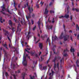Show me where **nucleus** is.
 <instances>
[{
    "label": "nucleus",
    "instance_id": "1",
    "mask_svg": "<svg viewBox=\"0 0 79 79\" xmlns=\"http://www.w3.org/2000/svg\"><path fill=\"white\" fill-rule=\"evenodd\" d=\"M69 35H63V32H62L61 33L60 36L59 37V38L60 39H62L64 38V41H66L69 39Z\"/></svg>",
    "mask_w": 79,
    "mask_h": 79
},
{
    "label": "nucleus",
    "instance_id": "2",
    "mask_svg": "<svg viewBox=\"0 0 79 79\" xmlns=\"http://www.w3.org/2000/svg\"><path fill=\"white\" fill-rule=\"evenodd\" d=\"M24 54L23 55V61L22 62V63L25 66H27V61H26V57L24 56Z\"/></svg>",
    "mask_w": 79,
    "mask_h": 79
},
{
    "label": "nucleus",
    "instance_id": "3",
    "mask_svg": "<svg viewBox=\"0 0 79 79\" xmlns=\"http://www.w3.org/2000/svg\"><path fill=\"white\" fill-rule=\"evenodd\" d=\"M1 7V8L2 9V10L1 11V13H2L4 15H5V13L3 12V11H4L5 10H6V8H5V5H4V4H3V6Z\"/></svg>",
    "mask_w": 79,
    "mask_h": 79
},
{
    "label": "nucleus",
    "instance_id": "4",
    "mask_svg": "<svg viewBox=\"0 0 79 79\" xmlns=\"http://www.w3.org/2000/svg\"><path fill=\"white\" fill-rule=\"evenodd\" d=\"M9 24L12 28V31H14V30H15V28L14 27H13V23H12V22H11V20H10L9 21Z\"/></svg>",
    "mask_w": 79,
    "mask_h": 79
},
{
    "label": "nucleus",
    "instance_id": "5",
    "mask_svg": "<svg viewBox=\"0 0 79 79\" xmlns=\"http://www.w3.org/2000/svg\"><path fill=\"white\" fill-rule=\"evenodd\" d=\"M54 74V71H53V70H51V73H49V79H52V77H53V74Z\"/></svg>",
    "mask_w": 79,
    "mask_h": 79
},
{
    "label": "nucleus",
    "instance_id": "6",
    "mask_svg": "<svg viewBox=\"0 0 79 79\" xmlns=\"http://www.w3.org/2000/svg\"><path fill=\"white\" fill-rule=\"evenodd\" d=\"M67 52H68V50L67 49H66L64 50V53L65 54H64L63 56H68V54L66 53Z\"/></svg>",
    "mask_w": 79,
    "mask_h": 79
},
{
    "label": "nucleus",
    "instance_id": "7",
    "mask_svg": "<svg viewBox=\"0 0 79 79\" xmlns=\"http://www.w3.org/2000/svg\"><path fill=\"white\" fill-rule=\"evenodd\" d=\"M64 64V58L63 57L61 60H60V68H61V66L62 64Z\"/></svg>",
    "mask_w": 79,
    "mask_h": 79
},
{
    "label": "nucleus",
    "instance_id": "8",
    "mask_svg": "<svg viewBox=\"0 0 79 79\" xmlns=\"http://www.w3.org/2000/svg\"><path fill=\"white\" fill-rule=\"evenodd\" d=\"M28 10H29L30 13H31V12L33 11H34V10H33V8H32V7H31V8L30 6H28Z\"/></svg>",
    "mask_w": 79,
    "mask_h": 79
},
{
    "label": "nucleus",
    "instance_id": "9",
    "mask_svg": "<svg viewBox=\"0 0 79 79\" xmlns=\"http://www.w3.org/2000/svg\"><path fill=\"white\" fill-rule=\"evenodd\" d=\"M39 47L41 50H42V48H43V44L42 43H39Z\"/></svg>",
    "mask_w": 79,
    "mask_h": 79
},
{
    "label": "nucleus",
    "instance_id": "10",
    "mask_svg": "<svg viewBox=\"0 0 79 79\" xmlns=\"http://www.w3.org/2000/svg\"><path fill=\"white\" fill-rule=\"evenodd\" d=\"M74 51H75V50H74V49L72 47H71L70 49V52H73V56H74Z\"/></svg>",
    "mask_w": 79,
    "mask_h": 79
},
{
    "label": "nucleus",
    "instance_id": "11",
    "mask_svg": "<svg viewBox=\"0 0 79 79\" xmlns=\"http://www.w3.org/2000/svg\"><path fill=\"white\" fill-rule=\"evenodd\" d=\"M49 11L48 10H47V8H46L45 11H44V14L45 15H47L48 14V13Z\"/></svg>",
    "mask_w": 79,
    "mask_h": 79
},
{
    "label": "nucleus",
    "instance_id": "12",
    "mask_svg": "<svg viewBox=\"0 0 79 79\" xmlns=\"http://www.w3.org/2000/svg\"><path fill=\"white\" fill-rule=\"evenodd\" d=\"M20 23L22 25H26V22L24 21L23 22L22 21H21Z\"/></svg>",
    "mask_w": 79,
    "mask_h": 79
},
{
    "label": "nucleus",
    "instance_id": "13",
    "mask_svg": "<svg viewBox=\"0 0 79 79\" xmlns=\"http://www.w3.org/2000/svg\"><path fill=\"white\" fill-rule=\"evenodd\" d=\"M31 34V31H29L28 33V35L27 36L26 38L28 39V40L29 39V34Z\"/></svg>",
    "mask_w": 79,
    "mask_h": 79
},
{
    "label": "nucleus",
    "instance_id": "14",
    "mask_svg": "<svg viewBox=\"0 0 79 79\" xmlns=\"http://www.w3.org/2000/svg\"><path fill=\"white\" fill-rule=\"evenodd\" d=\"M22 74L23 75V79H24V77H25V76L26 75V73H25L23 72Z\"/></svg>",
    "mask_w": 79,
    "mask_h": 79
},
{
    "label": "nucleus",
    "instance_id": "15",
    "mask_svg": "<svg viewBox=\"0 0 79 79\" xmlns=\"http://www.w3.org/2000/svg\"><path fill=\"white\" fill-rule=\"evenodd\" d=\"M72 10L73 11H75V10L77 12H79V9H77L76 8L74 9V8H72Z\"/></svg>",
    "mask_w": 79,
    "mask_h": 79
},
{
    "label": "nucleus",
    "instance_id": "16",
    "mask_svg": "<svg viewBox=\"0 0 79 79\" xmlns=\"http://www.w3.org/2000/svg\"><path fill=\"white\" fill-rule=\"evenodd\" d=\"M52 25L49 26L48 27V29H52Z\"/></svg>",
    "mask_w": 79,
    "mask_h": 79
},
{
    "label": "nucleus",
    "instance_id": "17",
    "mask_svg": "<svg viewBox=\"0 0 79 79\" xmlns=\"http://www.w3.org/2000/svg\"><path fill=\"white\" fill-rule=\"evenodd\" d=\"M4 32H5L4 34L5 35H7V34H8V31H4Z\"/></svg>",
    "mask_w": 79,
    "mask_h": 79
},
{
    "label": "nucleus",
    "instance_id": "18",
    "mask_svg": "<svg viewBox=\"0 0 79 79\" xmlns=\"http://www.w3.org/2000/svg\"><path fill=\"white\" fill-rule=\"evenodd\" d=\"M27 50H31V48H27V49H25V51H26V52H27V53H30V52L29 51H27Z\"/></svg>",
    "mask_w": 79,
    "mask_h": 79
},
{
    "label": "nucleus",
    "instance_id": "19",
    "mask_svg": "<svg viewBox=\"0 0 79 79\" xmlns=\"http://www.w3.org/2000/svg\"><path fill=\"white\" fill-rule=\"evenodd\" d=\"M57 59V57H56V56L54 59L52 60L53 62H54V63H55V61H56V60Z\"/></svg>",
    "mask_w": 79,
    "mask_h": 79
},
{
    "label": "nucleus",
    "instance_id": "20",
    "mask_svg": "<svg viewBox=\"0 0 79 79\" xmlns=\"http://www.w3.org/2000/svg\"><path fill=\"white\" fill-rule=\"evenodd\" d=\"M28 15H29V16H26V18L27 19H29V18H31V14L29 13H28Z\"/></svg>",
    "mask_w": 79,
    "mask_h": 79
},
{
    "label": "nucleus",
    "instance_id": "21",
    "mask_svg": "<svg viewBox=\"0 0 79 79\" xmlns=\"http://www.w3.org/2000/svg\"><path fill=\"white\" fill-rule=\"evenodd\" d=\"M64 17L68 19V18H69V15H68L66 14L64 16Z\"/></svg>",
    "mask_w": 79,
    "mask_h": 79
},
{
    "label": "nucleus",
    "instance_id": "22",
    "mask_svg": "<svg viewBox=\"0 0 79 79\" xmlns=\"http://www.w3.org/2000/svg\"><path fill=\"white\" fill-rule=\"evenodd\" d=\"M3 46L4 47H5L6 49H8V48L7 47V45H6V44H3Z\"/></svg>",
    "mask_w": 79,
    "mask_h": 79
},
{
    "label": "nucleus",
    "instance_id": "23",
    "mask_svg": "<svg viewBox=\"0 0 79 79\" xmlns=\"http://www.w3.org/2000/svg\"><path fill=\"white\" fill-rule=\"evenodd\" d=\"M76 31H79V27L78 26V24H77L76 25Z\"/></svg>",
    "mask_w": 79,
    "mask_h": 79
},
{
    "label": "nucleus",
    "instance_id": "24",
    "mask_svg": "<svg viewBox=\"0 0 79 79\" xmlns=\"http://www.w3.org/2000/svg\"><path fill=\"white\" fill-rule=\"evenodd\" d=\"M50 40L49 38H48L46 41V43H47V42L50 43Z\"/></svg>",
    "mask_w": 79,
    "mask_h": 79
},
{
    "label": "nucleus",
    "instance_id": "25",
    "mask_svg": "<svg viewBox=\"0 0 79 79\" xmlns=\"http://www.w3.org/2000/svg\"><path fill=\"white\" fill-rule=\"evenodd\" d=\"M21 27V24H19L18 27H17V30L18 31H19V27Z\"/></svg>",
    "mask_w": 79,
    "mask_h": 79
},
{
    "label": "nucleus",
    "instance_id": "26",
    "mask_svg": "<svg viewBox=\"0 0 79 79\" xmlns=\"http://www.w3.org/2000/svg\"><path fill=\"white\" fill-rule=\"evenodd\" d=\"M30 77L31 79H34V77H35V76H31V75H30Z\"/></svg>",
    "mask_w": 79,
    "mask_h": 79
},
{
    "label": "nucleus",
    "instance_id": "27",
    "mask_svg": "<svg viewBox=\"0 0 79 79\" xmlns=\"http://www.w3.org/2000/svg\"><path fill=\"white\" fill-rule=\"evenodd\" d=\"M56 64L54 63V70H55L56 69Z\"/></svg>",
    "mask_w": 79,
    "mask_h": 79
},
{
    "label": "nucleus",
    "instance_id": "28",
    "mask_svg": "<svg viewBox=\"0 0 79 79\" xmlns=\"http://www.w3.org/2000/svg\"><path fill=\"white\" fill-rule=\"evenodd\" d=\"M57 67V69L59 70L60 69L59 68V63H57L56 65Z\"/></svg>",
    "mask_w": 79,
    "mask_h": 79
},
{
    "label": "nucleus",
    "instance_id": "29",
    "mask_svg": "<svg viewBox=\"0 0 79 79\" xmlns=\"http://www.w3.org/2000/svg\"><path fill=\"white\" fill-rule=\"evenodd\" d=\"M63 27L64 29V31L65 32H66V30L65 29V25H64V24H63Z\"/></svg>",
    "mask_w": 79,
    "mask_h": 79
},
{
    "label": "nucleus",
    "instance_id": "30",
    "mask_svg": "<svg viewBox=\"0 0 79 79\" xmlns=\"http://www.w3.org/2000/svg\"><path fill=\"white\" fill-rule=\"evenodd\" d=\"M0 22L1 23H3V21H2V17H0Z\"/></svg>",
    "mask_w": 79,
    "mask_h": 79
},
{
    "label": "nucleus",
    "instance_id": "31",
    "mask_svg": "<svg viewBox=\"0 0 79 79\" xmlns=\"http://www.w3.org/2000/svg\"><path fill=\"white\" fill-rule=\"evenodd\" d=\"M50 13H53V14L55 13V12L53 10H50Z\"/></svg>",
    "mask_w": 79,
    "mask_h": 79
},
{
    "label": "nucleus",
    "instance_id": "32",
    "mask_svg": "<svg viewBox=\"0 0 79 79\" xmlns=\"http://www.w3.org/2000/svg\"><path fill=\"white\" fill-rule=\"evenodd\" d=\"M58 39V38L55 35L54 37V40H57Z\"/></svg>",
    "mask_w": 79,
    "mask_h": 79
},
{
    "label": "nucleus",
    "instance_id": "33",
    "mask_svg": "<svg viewBox=\"0 0 79 79\" xmlns=\"http://www.w3.org/2000/svg\"><path fill=\"white\" fill-rule=\"evenodd\" d=\"M41 23L40 22V19H39V21L38 23V26H40V25Z\"/></svg>",
    "mask_w": 79,
    "mask_h": 79
},
{
    "label": "nucleus",
    "instance_id": "34",
    "mask_svg": "<svg viewBox=\"0 0 79 79\" xmlns=\"http://www.w3.org/2000/svg\"><path fill=\"white\" fill-rule=\"evenodd\" d=\"M3 52H4L5 55H6V51H5V50H3Z\"/></svg>",
    "mask_w": 79,
    "mask_h": 79
},
{
    "label": "nucleus",
    "instance_id": "35",
    "mask_svg": "<svg viewBox=\"0 0 79 79\" xmlns=\"http://www.w3.org/2000/svg\"><path fill=\"white\" fill-rule=\"evenodd\" d=\"M15 73H20V71L18 70V71H15Z\"/></svg>",
    "mask_w": 79,
    "mask_h": 79
},
{
    "label": "nucleus",
    "instance_id": "36",
    "mask_svg": "<svg viewBox=\"0 0 79 79\" xmlns=\"http://www.w3.org/2000/svg\"><path fill=\"white\" fill-rule=\"evenodd\" d=\"M13 69H15V68H16V67L15 66V64H13Z\"/></svg>",
    "mask_w": 79,
    "mask_h": 79
},
{
    "label": "nucleus",
    "instance_id": "37",
    "mask_svg": "<svg viewBox=\"0 0 79 79\" xmlns=\"http://www.w3.org/2000/svg\"><path fill=\"white\" fill-rule=\"evenodd\" d=\"M2 56V52L0 51V60H1V57Z\"/></svg>",
    "mask_w": 79,
    "mask_h": 79
},
{
    "label": "nucleus",
    "instance_id": "38",
    "mask_svg": "<svg viewBox=\"0 0 79 79\" xmlns=\"http://www.w3.org/2000/svg\"><path fill=\"white\" fill-rule=\"evenodd\" d=\"M5 76L7 77V76H8V73L7 72L6 73H5Z\"/></svg>",
    "mask_w": 79,
    "mask_h": 79
},
{
    "label": "nucleus",
    "instance_id": "39",
    "mask_svg": "<svg viewBox=\"0 0 79 79\" xmlns=\"http://www.w3.org/2000/svg\"><path fill=\"white\" fill-rule=\"evenodd\" d=\"M7 38H8L10 42H11V40H10V37H9V36H8V35H7Z\"/></svg>",
    "mask_w": 79,
    "mask_h": 79
},
{
    "label": "nucleus",
    "instance_id": "40",
    "mask_svg": "<svg viewBox=\"0 0 79 79\" xmlns=\"http://www.w3.org/2000/svg\"><path fill=\"white\" fill-rule=\"evenodd\" d=\"M43 69H47V67L46 66L43 67Z\"/></svg>",
    "mask_w": 79,
    "mask_h": 79
},
{
    "label": "nucleus",
    "instance_id": "41",
    "mask_svg": "<svg viewBox=\"0 0 79 79\" xmlns=\"http://www.w3.org/2000/svg\"><path fill=\"white\" fill-rule=\"evenodd\" d=\"M35 28H36V26H35L33 28V30L35 31Z\"/></svg>",
    "mask_w": 79,
    "mask_h": 79
},
{
    "label": "nucleus",
    "instance_id": "42",
    "mask_svg": "<svg viewBox=\"0 0 79 79\" xmlns=\"http://www.w3.org/2000/svg\"><path fill=\"white\" fill-rule=\"evenodd\" d=\"M64 18V16H59V18L60 19H61V18Z\"/></svg>",
    "mask_w": 79,
    "mask_h": 79
},
{
    "label": "nucleus",
    "instance_id": "43",
    "mask_svg": "<svg viewBox=\"0 0 79 79\" xmlns=\"http://www.w3.org/2000/svg\"><path fill=\"white\" fill-rule=\"evenodd\" d=\"M53 5V3L51 2L49 4V6H51V5Z\"/></svg>",
    "mask_w": 79,
    "mask_h": 79
},
{
    "label": "nucleus",
    "instance_id": "44",
    "mask_svg": "<svg viewBox=\"0 0 79 79\" xmlns=\"http://www.w3.org/2000/svg\"><path fill=\"white\" fill-rule=\"evenodd\" d=\"M77 38L78 40H79V33H78L77 35Z\"/></svg>",
    "mask_w": 79,
    "mask_h": 79
},
{
    "label": "nucleus",
    "instance_id": "45",
    "mask_svg": "<svg viewBox=\"0 0 79 79\" xmlns=\"http://www.w3.org/2000/svg\"><path fill=\"white\" fill-rule=\"evenodd\" d=\"M13 76H14V77L15 79H16V75H15L13 74Z\"/></svg>",
    "mask_w": 79,
    "mask_h": 79
},
{
    "label": "nucleus",
    "instance_id": "46",
    "mask_svg": "<svg viewBox=\"0 0 79 79\" xmlns=\"http://www.w3.org/2000/svg\"><path fill=\"white\" fill-rule=\"evenodd\" d=\"M73 19V16H72V15H71L70 16V20H71V21H72Z\"/></svg>",
    "mask_w": 79,
    "mask_h": 79
},
{
    "label": "nucleus",
    "instance_id": "47",
    "mask_svg": "<svg viewBox=\"0 0 79 79\" xmlns=\"http://www.w3.org/2000/svg\"><path fill=\"white\" fill-rule=\"evenodd\" d=\"M34 38L35 40V41H36V37H35V36H34Z\"/></svg>",
    "mask_w": 79,
    "mask_h": 79
},
{
    "label": "nucleus",
    "instance_id": "48",
    "mask_svg": "<svg viewBox=\"0 0 79 79\" xmlns=\"http://www.w3.org/2000/svg\"><path fill=\"white\" fill-rule=\"evenodd\" d=\"M44 2H43L42 1H41L40 2V3L42 5H43L44 3Z\"/></svg>",
    "mask_w": 79,
    "mask_h": 79
},
{
    "label": "nucleus",
    "instance_id": "49",
    "mask_svg": "<svg viewBox=\"0 0 79 79\" xmlns=\"http://www.w3.org/2000/svg\"><path fill=\"white\" fill-rule=\"evenodd\" d=\"M34 16H35V14H33L32 15V18H34Z\"/></svg>",
    "mask_w": 79,
    "mask_h": 79
},
{
    "label": "nucleus",
    "instance_id": "50",
    "mask_svg": "<svg viewBox=\"0 0 79 79\" xmlns=\"http://www.w3.org/2000/svg\"><path fill=\"white\" fill-rule=\"evenodd\" d=\"M49 61H50V60L48 59V60L47 61V64H48V63Z\"/></svg>",
    "mask_w": 79,
    "mask_h": 79
},
{
    "label": "nucleus",
    "instance_id": "51",
    "mask_svg": "<svg viewBox=\"0 0 79 79\" xmlns=\"http://www.w3.org/2000/svg\"><path fill=\"white\" fill-rule=\"evenodd\" d=\"M36 7H37V8H39V5H36Z\"/></svg>",
    "mask_w": 79,
    "mask_h": 79
},
{
    "label": "nucleus",
    "instance_id": "52",
    "mask_svg": "<svg viewBox=\"0 0 79 79\" xmlns=\"http://www.w3.org/2000/svg\"><path fill=\"white\" fill-rule=\"evenodd\" d=\"M31 23L32 24H34V21L33 20H31Z\"/></svg>",
    "mask_w": 79,
    "mask_h": 79
},
{
    "label": "nucleus",
    "instance_id": "53",
    "mask_svg": "<svg viewBox=\"0 0 79 79\" xmlns=\"http://www.w3.org/2000/svg\"><path fill=\"white\" fill-rule=\"evenodd\" d=\"M39 41H40V40H39L37 41H36L35 44H37V43H38Z\"/></svg>",
    "mask_w": 79,
    "mask_h": 79
},
{
    "label": "nucleus",
    "instance_id": "54",
    "mask_svg": "<svg viewBox=\"0 0 79 79\" xmlns=\"http://www.w3.org/2000/svg\"><path fill=\"white\" fill-rule=\"evenodd\" d=\"M14 20L15 21V22H16V21H17V20L16 19V18H14Z\"/></svg>",
    "mask_w": 79,
    "mask_h": 79
},
{
    "label": "nucleus",
    "instance_id": "55",
    "mask_svg": "<svg viewBox=\"0 0 79 79\" xmlns=\"http://www.w3.org/2000/svg\"><path fill=\"white\" fill-rule=\"evenodd\" d=\"M70 38H71V39H70V40H71L72 41H73V38H72V36H71L70 37Z\"/></svg>",
    "mask_w": 79,
    "mask_h": 79
},
{
    "label": "nucleus",
    "instance_id": "56",
    "mask_svg": "<svg viewBox=\"0 0 79 79\" xmlns=\"http://www.w3.org/2000/svg\"><path fill=\"white\" fill-rule=\"evenodd\" d=\"M52 50H53V52H55V48H53L52 49Z\"/></svg>",
    "mask_w": 79,
    "mask_h": 79
},
{
    "label": "nucleus",
    "instance_id": "57",
    "mask_svg": "<svg viewBox=\"0 0 79 79\" xmlns=\"http://www.w3.org/2000/svg\"><path fill=\"white\" fill-rule=\"evenodd\" d=\"M67 8V11H68V10H69V6H68Z\"/></svg>",
    "mask_w": 79,
    "mask_h": 79
},
{
    "label": "nucleus",
    "instance_id": "58",
    "mask_svg": "<svg viewBox=\"0 0 79 79\" xmlns=\"http://www.w3.org/2000/svg\"><path fill=\"white\" fill-rule=\"evenodd\" d=\"M72 5L73 6H74V2H72Z\"/></svg>",
    "mask_w": 79,
    "mask_h": 79
},
{
    "label": "nucleus",
    "instance_id": "59",
    "mask_svg": "<svg viewBox=\"0 0 79 79\" xmlns=\"http://www.w3.org/2000/svg\"><path fill=\"white\" fill-rule=\"evenodd\" d=\"M26 5H27V6H29V5H28V2H27L26 4Z\"/></svg>",
    "mask_w": 79,
    "mask_h": 79
},
{
    "label": "nucleus",
    "instance_id": "60",
    "mask_svg": "<svg viewBox=\"0 0 79 79\" xmlns=\"http://www.w3.org/2000/svg\"><path fill=\"white\" fill-rule=\"evenodd\" d=\"M38 37H40V34H38Z\"/></svg>",
    "mask_w": 79,
    "mask_h": 79
},
{
    "label": "nucleus",
    "instance_id": "61",
    "mask_svg": "<svg viewBox=\"0 0 79 79\" xmlns=\"http://www.w3.org/2000/svg\"><path fill=\"white\" fill-rule=\"evenodd\" d=\"M14 5L15 7V5H16V4L15 3V2H14Z\"/></svg>",
    "mask_w": 79,
    "mask_h": 79
},
{
    "label": "nucleus",
    "instance_id": "62",
    "mask_svg": "<svg viewBox=\"0 0 79 79\" xmlns=\"http://www.w3.org/2000/svg\"><path fill=\"white\" fill-rule=\"evenodd\" d=\"M77 56H79V52H78V53H77Z\"/></svg>",
    "mask_w": 79,
    "mask_h": 79
},
{
    "label": "nucleus",
    "instance_id": "63",
    "mask_svg": "<svg viewBox=\"0 0 79 79\" xmlns=\"http://www.w3.org/2000/svg\"><path fill=\"white\" fill-rule=\"evenodd\" d=\"M35 56H36V57H37L38 56V55L37 54H36L35 55Z\"/></svg>",
    "mask_w": 79,
    "mask_h": 79
},
{
    "label": "nucleus",
    "instance_id": "64",
    "mask_svg": "<svg viewBox=\"0 0 79 79\" xmlns=\"http://www.w3.org/2000/svg\"><path fill=\"white\" fill-rule=\"evenodd\" d=\"M52 23H55V21L54 20H53L52 22Z\"/></svg>",
    "mask_w": 79,
    "mask_h": 79
}]
</instances>
